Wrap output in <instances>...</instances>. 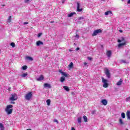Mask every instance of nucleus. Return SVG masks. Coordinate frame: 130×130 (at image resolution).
<instances>
[{"label":"nucleus","mask_w":130,"mask_h":130,"mask_svg":"<svg viewBox=\"0 0 130 130\" xmlns=\"http://www.w3.org/2000/svg\"><path fill=\"white\" fill-rule=\"evenodd\" d=\"M51 23H54V21H51Z\"/></svg>","instance_id":"3c124183"},{"label":"nucleus","mask_w":130,"mask_h":130,"mask_svg":"<svg viewBox=\"0 0 130 130\" xmlns=\"http://www.w3.org/2000/svg\"><path fill=\"white\" fill-rule=\"evenodd\" d=\"M63 89H65L66 91H67V92H69V91H70V88H69V86H63Z\"/></svg>","instance_id":"aec40b11"},{"label":"nucleus","mask_w":130,"mask_h":130,"mask_svg":"<svg viewBox=\"0 0 130 130\" xmlns=\"http://www.w3.org/2000/svg\"><path fill=\"white\" fill-rule=\"evenodd\" d=\"M119 122L120 124H121V125L124 124V123H123V121H122V119H121V118H120L119 119Z\"/></svg>","instance_id":"b1692460"},{"label":"nucleus","mask_w":130,"mask_h":130,"mask_svg":"<svg viewBox=\"0 0 130 130\" xmlns=\"http://www.w3.org/2000/svg\"><path fill=\"white\" fill-rule=\"evenodd\" d=\"M11 20H12V16H10L9 17V18L8 19V20H7V22L8 23H11Z\"/></svg>","instance_id":"393cba45"},{"label":"nucleus","mask_w":130,"mask_h":130,"mask_svg":"<svg viewBox=\"0 0 130 130\" xmlns=\"http://www.w3.org/2000/svg\"><path fill=\"white\" fill-rule=\"evenodd\" d=\"M96 114V110L92 111L91 114L94 115Z\"/></svg>","instance_id":"473e14b6"},{"label":"nucleus","mask_w":130,"mask_h":130,"mask_svg":"<svg viewBox=\"0 0 130 130\" xmlns=\"http://www.w3.org/2000/svg\"><path fill=\"white\" fill-rule=\"evenodd\" d=\"M49 104H50V100H49Z\"/></svg>","instance_id":"603ef678"},{"label":"nucleus","mask_w":130,"mask_h":130,"mask_svg":"<svg viewBox=\"0 0 130 130\" xmlns=\"http://www.w3.org/2000/svg\"><path fill=\"white\" fill-rule=\"evenodd\" d=\"M126 115L127 116V119H129V120H130V111H127L126 113Z\"/></svg>","instance_id":"f8f14e48"},{"label":"nucleus","mask_w":130,"mask_h":130,"mask_svg":"<svg viewBox=\"0 0 130 130\" xmlns=\"http://www.w3.org/2000/svg\"><path fill=\"white\" fill-rule=\"evenodd\" d=\"M119 31L120 32V33H122V30L121 29L119 30Z\"/></svg>","instance_id":"de8ad7c7"},{"label":"nucleus","mask_w":130,"mask_h":130,"mask_svg":"<svg viewBox=\"0 0 130 130\" xmlns=\"http://www.w3.org/2000/svg\"><path fill=\"white\" fill-rule=\"evenodd\" d=\"M26 130H31V129H26Z\"/></svg>","instance_id":"864d4df0"},{"label":"nucleus","mask_w":130,"mask_h":130,"mask_svg":"<svg viewBox=\"0 0 130 130\" xmlns=\"http://www.w3.org/2000/svg\"><path fill=\"white\" fill-rule=\"evenodd\" d=\"M25 59H27V60H30L31 61H32V60H33V58L30 56H26L25 57Z\"/></svg>","instance_id":"4468645a"},{"label":"nucleus","mask_w":130,"mask_h":130,"mask_svg":"<svg viewBox=\"0 0 130 130\" xmlns=\"http://www.w3.org/2000/svg\"><path fill=\"white\" fill-rule=\"evenodd\" d=\"M127 4H128V5H129V4H130V0H128L127 1Z\"/></svg>","instance_id":"49530a36"},{"label":"nucleus","mask_w":130,"mask_h":130,"mask_svg":"<svg viewBox=\"0 0 130 130\" xmlns=\"http://www.w3.org/2000/svg\"><path fill=\"white\" fill-rule=\"evenodd\" d=\"M47 104L48 106H49V99L47 100Z\"/></svg>","instance_id":"c9c22d12"},{"label":"nucleus","mask_w":130,"mask_h":130,"mask_svg":"<svg viewBox=\"0 0 130 130\" xmlns=\"http://www.w3.org/2000/svg\"><path fill=\"white\" fill-rule=\"evenodd\" d=\"M61 74L62 76H64V77H68V74L66 72H61Z\"/></svg>","instance_id":"bb28decb"},{"label":"nucleus","mask_w":130,"mask_h":130,"mask_svg":"<svg viewBox=\"0 0 130 130\" xmlns=\"http://www.w3.org/2000/svg\"><path fill=\"white\" fill-rule=\"evenodd\" d=\"M10 45L12 47H15L16 46V45L15 44V43H13V42L10 44Z\"/></svg>","instance_id":"2f4dec72"},{"label":"nucleus","mask_w":130,"mask_h":130,"mask_svg":"<svg viewBox=\"0 0 130 130\" xmlns=\"http://www.w3.org/2000/svg\"><path fill=\"white\" fill-rule=\"evenodd\" d=\"M84 19V17L82 16V17H79V18H78V20H82V19Z\"/></svg>","instance_id":"58836bf2"},{"label":"nucleus","mask_w":130,"mask_h":130,"mask_svg":"<svg viewBox=\"0 0 130 130\" xmlns=\"http://www.w3.org/2000/svg\"><path fill=\"white\" fill-rule=\"evenodd\" d=\"M44 79V77L43 75H41L40 77L37 79V81H43Z\"/></svg>","instance_id":"6e6552de"},{"label":"nucleus","mask_w":130,"mask_h":130,"mask_svg":"<svg viewBox=\"0 0 130 130\" xmlns=\"http://www.w3.org/2000/svg\"><path fill=\"white\" fill-rule=\"evenodd\" d=\"M27 68H28V67H27V66H23L22 67V70H23L24 71H25V70H27Z\"/></svg>","instance_id":"c756f323"},{"label":"nucleus","mask_w":130,"mask_h":130,"mask_svg":"<svg viewBox=\"0 0 130 130\" xmlns=\"http://www.w3.org/2000/svg\"><path fill=\"white\" fill-rule=\"evenodd\" d=\"M32 96H33V94L31 92H28L25 95V99L29 101L31 100V98H32Z\"/></svg>","instance_id":"20e7f679"},{"label":"nucleus","mask_w":130,"mask_h":130,"mask_svg":"<svg viewBox=\"0 0 130 130\" xmlns=\"http://www.w3.org/2000/svg\"><path fill=\"white\" fill-rule=\"evenodd\" d=\"M105 73L106 75V77L110 79V72H109V70L107 68L105 69Z\"/></svg>","instance_id":"0eeeda50"},{"label":"nucleus","mask_w":130,"mask_h":130,"mask_svg":"<svg viewBox=\"0 0 130 130\" xmlns=\"http://www.w3.org/2000/svg\"><path fill=\"white\" fill-rule=\"evenodd\" d=\"M13 105H8L7 106L6 108L5 109V111L8 113V114H12V112H13Z\"/></svg>","instance_id":"f03ea898"},{"label":"nucleus","mask_w":130,"mask_h":130,"mask_svg":"<svg viewBox=\"0 0 130 130\" xmlns=\"http://www.w3.org/2000/svg\"><path fill=\"white\" fill-rule=\"evenodd\" d=\"M0 129L1 130H5V126L2 123H0Z\"/></svg>","instance_id":"f3484780"},{"label":"nucleus","mask_w":130,"mask_h":130,"mask_svg":"<svg viewBox=\"0 0 130 130\" xmlns=\"http://www.w3.org/2000/svg\"><path fill=\"white\" fill-rule=\"evenodd\" d=\"M64 2H65V0H62V4H64Z\"/></svg>","instance_id":"09e8293b"},{"label":"nucleus","mask_w":130,"mask_h":130,"mask_svg":"<svg viewBox=\"0 0 130 130\" xmlns=\"http://www.w3.org/2000/svg\"><path fill=\"white\" fill-rule=\"evenodd\" d=\"M120 62H121V63H125V60H121Z\"/></svg>","instance_id":"72a5a7b5"},{"label":"nucleus","mask_w":130,"mask_h":130,"mask_svg":"<svg viewBox=\"0 0 130 130\" xmlns=\"http://www.w3.org/2000/svg\"><path fill=\"white\" fill-rule=\"evenodd\" d=\"M102 104L103 105L106 106L107 105V100H102L101 101Z\"/></svg>","instance_id":"ddd939ff"},{"label":"nucleus","mask_w":130,"mask_h":130,"mask_svg":"<svg viewBox=\"0 0 130 130\" xmlns=\"http://www.w3.org/2000/svg\"><path fill=\"white\" fill-rule=\"evenodd\" d=\"M101 32H102V30L101 29H98L95 30L93 31V33L92 34V36L93 37L96 36V35H97L98 34H99V33H101Z\"/></svg>","instance_id":"423d86ee"},{"label":"nucleus","mask_w":130,"mask_h":130,"mask_svg":"<svg viewBox=\"0 0 130 130\" xmlns=\"http://www.w3.org/2000/svg\"><path fill=\"white\" fill-rule=\"evenodd\" d=\"M29 1H30V0H25L24 2L25 3H28V2H29Z\"/></svg>","instance_id":"79ce46f5"},{"label":"nucleus","mask_w":130,"mask_h":130,"mask_svg":"<svg viewBox=\"0 0 130 130\" xmlns=\"http://www.w3.org/2000/svg\"><path fill=\"white\" fill-rule=\"evenodd\" d=\"M49 88H50V85L49 86Z\"/></svg>","instance_id":"5fc2aeb1"},{"label":"nucleus","mask_w":130,"mask_h":130,"mask_svg":"<svg viewBox=\"0 0 130 130\" xmlns=\"http://www.w3.org/2000/svg\"><path fill=\"white\" fill-rule=\"evenodd\" d=\"M77 120L78 123H82V118L81 117H78Z\"/></svg>","instance_id":"4be33fe9"},{"label":"nucleus","mask_w":130,"mask_h":130,"mask_svg":"<svg viewBox=\"0 0 130 130\" xmlns=\"http://www.w3.org/2000/svg\"><path fill=\"white\" fill-rule=\"evenodd\" d=\"M106 54L107 56H108L109 58L110 57H111V54H112L111 51L110 50L107 51Z\"/></svg>","instance_id":"1a4fd4ad"},{"label":"nucleus","mask_w":130,"mask_h":130,"mask_svg":"<svg viewBox=\"0 0 130 130\" xmlns=\"http://www.w3.org/2000/svg\"><path fill=\"white\" fill-rule=\"evenodd\" d=\"M37 46H40V45H43V42L40 41H38L37 42Z\"/></svg>","instance_id":"9d476101"},{"label":"nucleus","mask_w":130,"mask_h":130,"mask_svg":"<svg viewBox=\"0 0 130 130\" xmlns=\"http://www.w3.org/2000/svg\"><path fill=\"white\" fill-rule=\"evenodd\" d=\"M41 35H42V33L40 32L38 34V37L39 38L41 36Z\"/></svg>","instance_id":"f704fd0d"},{"label":"nucleus","mask_w":130,"mask_h":130,"mask_svg":"<svg viewBox=\"0 0 130 130\" xmlns=\"http://www.w3.org/2000/svg\"><path fill=\"white\" fill-rule=\"evenodd\" d=\"M121 84H122V80L120 79L119 80V81H118L116 85H117V86H120L121 85Z\"/></svg>","instance_id":"6ab92c4d"},{"label":"nucleus","mask_w":130,"mask_h":130,"mask_svg":"<svg viewBox=\"0 0 130 130\" xmlns=\"http://www.w3.org/2000/svg\"><path fill=\"white\" fill-rule=\"evenodd\" d=\"M126 102H130V96L126 98L125 99Z\"/></svg>","instance_id":"7c9ffc66"},{"label":"nucleus","mask_w":130,"mask_h":130,"mask_svg":"<svg viewBox=\"0 0 130 130\" xmlns=\"http://www.w3.org/2000/svg\"><path fill=\"white\" fill-rule=\"evenodd\" d=\"M112 12L110 11H107L105 13V15H106V16H108V15H112Z\"/></svg>","instance_id":"2eb2a0df"},{"label":"nucleus","mask_w":130,"mask_h":130,"mask_svg":"<svg viewBox=\"0 0 130 130\" xmlns=\"http://www.w3.org/2000/svg\"><path fill=\"white\" fill-rule=\"evenodd\" d=\"M11 87H9V88H8V90H9V91H11Z\"/></svg>","instance_id":"8fccbe9b"},{"label":"nucleus","mask_w":130,"mask_h":130,"mask_svg":"<svg viewBox=\"0 0 130 130\" xmlns=\"http://www.w3.org/2000/svg\"><path fill=\"white\" fill-rule=\"evenodd\" d=\"M82 10H83L82 9H80V3H77V11L82 12Z\"/></svg>","instance_id":"9b49d317"},{"label":"nucleus","mask_w":130,"mask_h":130,"mask_svg":"<svg viewBox=\"0 0 130 130\" xmlns=\"http://www.w3.org/2000/svg\"><path fill=\"white\" fill-rule=\"evenodd\" d=\"M44 88H49V84H48V83H45L44 84Z\"/></svg>","instance_id":"5701e85b"},{"label":"nucleus","mask_w":130,"mask_h":130,"mask_svg":"<svg viewBox=\"0 0 130 130\" xmlns=\"http://www.w3.org/2000/svg\"><path fill=\"white\" fill-rule=\"evenodd\" d=\"M83 119H84V121H85V122H87V121H88V119L87 118V116H83Z\"/></svg>","instance_id":"a878e982"},{"label":"nucleus","mask_w":130,"mask_h":130,"mask_svg":"<svg viewBox=\"0 0 130 130\" xmlns=\"http://www.w3.org/2000/svg\"><path fill=\"white\" fill-rule=\"evenodd\" d=\"M75 37H76V38H77V39H79V38H80V36H79V35L77 34L76 36H75Z\"/></svg>","instance_id":"4c0bfd02"},{"label":"nucleus","mask_w":130,"mask_h":130,"mask_svg":"<svg viewBox=\"0 0 130 130\" xmlns=\"http://www.w3.org/2000/svg\"><path fill=\"white\" fill-rule=\"evenodd\" d=\"M121 116L122 118H125V114L124 113H122L121 114Z\"/></svg>","instance_id":"c85d7f7f"},{"label":"nucleus","mask_w":130,"mask_h":130,"mask_svg":"<svg viewBox=\"0 0 130 130\" xmlns=\"http://www.w3.org/2000/svg\"><path fill=\"white\" fill-rule=\"evenodd\" d=\"M73 66H74V63H73V62H71L70 63V64L69 65V67L70 68V69H72Z\"/></svg>","instance_id":"cd10ccee"},{"label":"nucleus","mask_w":130,"mask_h":130,"mask_svg":"<svg viewBox=\"0 0 130 130\" xmlns=\"http://www.w3.org/2000/svg\"><path fill=\"white\" fill-rule=\"evenodd\" d=\"M76 50L78 51V50H80V48H77Z\"/></svg>","instance_id":"37998d69"},{"label":"nucleus","mask_w":130,"mask_h":130,"mask_svg":"<svg viewBox=\"0 0 130 130\" xmlns=\"http://www.w3.org/2000/svg\"><path fill=\"white\" fill-rule=\"evenodd\" d=\"M27 24H29L28 22H25L23 23V25H27Z\"/></svg>","instance_id":"a19ab883"},{"label":"nucleus","mask_w":130,"mask_h":130,"mask_svg":"<svg viewBox=\"0 0 130 130\" xmlns=\"http://www.w3.org/2000/svg\"><path fill=\"white\" fill-rule=\"evenodd\" d=\"M87 64H88L87 62H85L84 63V66H87Z\"/></svg>","instance_id":"c03bdc74"},{"label":"nucleus","mask_w":130,"mask_h":130,"mask_svg":"<svg viewBox=\"0 0 130 130\" xmlns=\"http://www.w3.org/2000/svg\"><path fill=\"white\" fill-rule=\"evenodd\" d=\"M65 80H66V78H64V77L63 76L61 77L60 81L61 83H63V82H64Z\"/></svg>","instance_id":"412c9836"},{"label":"nucleus","mask_w":130,"mask_h":130,"mask_svg":"<svg viewBox=\"0 0 130 130\" xmlns=\"http://www.w3.org/2000/svg\"><path fill=\"white\" fill-rule=\"evenodd\" d=\"M54 122H56V123L58 124V121L56 119H54Z\"/></svg>","instance_id":"e433bc0d"},{"label":"nucleus","mask_w":130,"mask_h":130,"mask_svg":"<svg viewBox=\"0 0 130 130\" xmlns=\"http://www.w3.org/2000/svg\"><path fill=\"white\" fill-rule=\"evenodd\" d=\"M87 58L89 60H92V57H88Z\"/></svg>","instance_id":"ea45409f"},{"label":"nucleus","mask_w":130,"mask_h":130,"mask_svg":"<svg viewBox=\"0 0 130 130\" xmlns=\"http://www.w3.org/2000/svg\"><path fill=\"white\" fill-rule=\"evenodd\" d=\"M102 81L103 83V87L104 88H107L108 87V80L107 79H104L103 77H102Z\"/></svg>","instance_id":"7ed1b4c3"},{"label":"nucleus","mask_w":130,"mask_h":130,"mask_svg":"<svg viewBox=\"0 0 130 130\" xmlns=\"http://www.w3.org/2000/svg\"><path fill=\"white\" fill-rule=\"evenodd\" d=\"M17 100L18 96L15 93L12 94L9 98V100H10V101H16V100Z\"/></svg>","instance_id":"39448f33"},{"label":"nucleus","mask_w":130,"mask_h":130,"mask_svg":"<svg viewBox=\"0 0 130 130\" xmlns=\"http://www.w3.org/2000/svg\"><path fill=\"white\" fill-rule=\"evenodd\" d=\"M74 15H76V13L75 12H73V13H71L69 14H68V17H69V18H71L72 17H73Z\"/></svg>","instance_id":"a211bd4d"},{"label":"nucleus","mask_w":130,"mask_h":130,"mask_svg":"<svg viewBox=\"0 0 130 130\" xmlns=\"http://www.w3.org/2000/svg\"><path fill=\"white\" fill-rule=\"evenodd\" d=\"M27 76H28V73H23L21 75V77L22 78H26V77H27Z\"/></svg>","instance_id":"dca6fc26"},{"label":"nucleus","mask_w":130,"mask_h":130,"mask_svg":"<svg viewBox=\"0 0 130 130\" xmlns=\"http://www.w3.org/2000/svg\"><path fill=\"white\" fill-rule=\"evenodd\" d=\"M118 42L119 44L118 45V47H121V46H124L125 44H126V41H125V39L122 37L120 38V39L118 40ZM120 42H123L122 43H120Z\"/></svg>","instance_id":"f257e3e1"},{"label":"nucleus","mask_w":130,"mask_h":130,"mask_svg":"<svg viewBox=\"0 0 130 130\" xmlns=\"http://www.w3.org/2000/svg\"><path fill=\"white\" fill-rule=\"evenodd\" d=\"M11 104H15V102H11Z\"/></svg>","instance_id":"a18cd8bd"}]
</instances>
